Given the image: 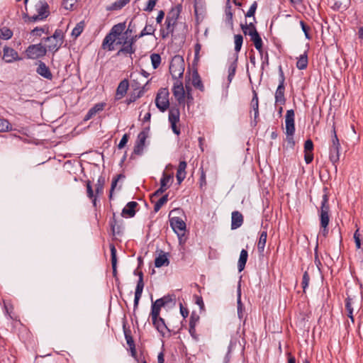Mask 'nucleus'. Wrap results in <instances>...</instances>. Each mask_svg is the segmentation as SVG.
<instances>
[{"mask_svg":"<svg viewBox=\"0 0 363 363\" xmlns=\"http://www.w3.org/2000/svg\"><path fill=\"white\" fill-rule=\"evenodd\" d=\"M105 182L106 180L104 177L100 176L98 178L95 188V191L97 195L103 194Z\"/></svg>","mask_w":363,"mask_h":363,"instance_id":"nucleus-45","label":"nucleus"},{"mask_svg":"<svg viewBox=\"0 0 363 363\" xmlns=\"http://www.w3.org/2000/svg\"><path fill=\"white\" fill-rule=\"evenodd\" d=\"M169 96L167 88H160L157 93L155 105L161 112H164L169 108Z\"/></svg>","mask_w":363,"mask_h":363,"instance_id":"nucleus-6","label":"nucleus"},{"mask_svg":"<svg viewBox=\"0 0 363 363\" xmlns=\"http://www.w3.org/2000/svg\"><path fill=\"white\" fill-rule=\"evenodd\" d=\"M248 252L246 250L242 249L240 254V257L238 262V268L239 272H241L244 270L245 267L246 262L247 261Z\"/></svg>","mask_w":363,"mask_h":363,"instance_id":"nucleus-34","label":"nucleus"},{"mask_svg":"<svg viewBox=\"0 0 363 363\" xmlns=\"http://www.w3.org/2000/svg\"><path fill=\"white\" fill-rule=\"evenodd\" d=\"M152 67L157 69L161 64V57L159 54L153 53L150 55Z\"/></svg>","mask_w":363,"mask_h":363,"instance_id":"nucleus-52","label":"nucleus"},{"mask_svg":"<svg viewBox=\"0 0 363 363\" xmlns=\"http://www.w3.org/2000/svg\"><path fill=\"white\" fill-rule=\"evenodd\" d=\"M23 18L25 22H26V23H33V22L43 21L45 19L42 16H39V14H38V13L35 14L33 16H29L28 14H24Z\"/></svg>","mask_w":363,"mask_h":363,"instance_id":"nucleus-51","label":"nucleus"},{"mask_svg":"<svg viewBox=\"0 0 363 363\" xmlns=\"http://www.w3.org/2000/svg\"><path fill=\"white\" fill-rule=\"evenodd\" d=\"M235 40V51L236 52V55H238V53L240 51L242 43H243V37L240 34L235 35L234 36Z\"/></svg>","mask_w":363,"mask_h":363,"instance_id":"nucleus-47","label":"nucleus"},{"mask_svg":"<svg viewBox=\"0 0 363 363\" xmlns=\"http://www.w3.org/2000/svg\"><path fill=\"white\" fill-rule=\"evenodd\" d=\"M182 6L181 4H177L174 7H172L170 11L168 13L166 19L169 18V21L177 23L180 13L182 12Z\"/></svg>","mask_w":363,"mask_h":363,"instance_id":"nucleus-30","label":"nucleus"},{"mask_svg":"<svg viewBox=\"0 0 363 363\" xmlns=\"http://www.w3.org/2000/svg\"><path fill=\"white\" fill-rule=\"evenodd\" d=\"M35 9L39 16H42L45 19L50 15L49 5L45 0L39 1L35 5Z\"/></svg>","mask_w":363,"mask_h":363,"instance_id":"nucleus-16","label":"nucleus"},{"mask_svg":"<svg viewBox=\"0 0 363 363\" xmlns=\"http://www.w3.org/2000/svg\"><path fill=\"white\" fill-rule=\"evenodd\" d=\"M148 131L149 128H147L138 135L137 140L133 148L134 154L138 155L142 154L145 147V140L148 136Z\"/></svg>","mask_w":363,"mask_h":363,"instance_id":"nucleus-13","label":"nucleus"},{"mask_svg":"<svg viewBox=\"0 0 363 363\" xmlns=\"http://www.w3.org/2000/svg\"><path fill=\"white\" fill-rule=\"evenodd\" d=\"M238 55H236L235 59L229 66L228 76V80L229 82H231V81L233 80V79L235 74V72H236V69H237V66H238Z\"/></svg>","mask_w":363,"mask_h":363,"instance_id":"nucleus-40","label":"nucleus"},{"mask_svg":"<svg viewBox=\"0 0 363 363\" xmlns=\"http://www.w3.org/2000/svg\"><path fill=\"white\" fill-rule=\"evenodd\" d=\"M84 26L85 23L84 21H81L80 22H79L72 30L71 33L72 36L74 37L75 39L78 38L83 32Z\"/></svg>","mask_w":363,"mask_h":363,"instance_id":"nucleus-41","label":"nucleus"},{"mask_svg":"<svg viewBox=\"0 0 363 363\" xmlns=\"http://www.w3.org/2000/svg\"><path fill=\"white\" fill-rule=\"evenodd\" d=\"M240 28L245 35H250V33L257 32L254 23H250L247 24V22H245V23H241Z\"/></svg>","mask_w":363,"mask_h":363,"instance_id":"nucleus-38","label":"nucleus"},{"mask_svg":"<svg viewBox=\"0 0 363 363\" xmlns=\"http://www.w3.org/2000/svg\"><path fill=\"white\" fill-rule=\"evenodd\" d=\"M191 82L193 86L200 90L201 91H204V86L202 83L200 75L198 72L197 68H194L191 74Z\"/></svg>","mask_w":363,"mask_h":363,"instance_id":"nucleus-27","label":"nucleus"},{"mask_svg":"<svg viewBox=\"0 0 363 363\" xmlns=\"http://www.w3.org/2000/svg\"><path fill=\"white\" fill-rule=\"evenodd\" d=\"M123 331H124L125 338L126 340V342H127L128 345L130 347L131 354L133 357H135V355H136L135 345L133 338L131 335V330L129 328H126L125 326L124 325Z\"/></svg>","mask_w":363,"mask_h":363,"instance_id":"nucleus-22","label":"nucleus"},{"mask_svg":"<svg viewBox=\"0 0 363 363\" xmlns=\"http://www.w3.org/2000/svg\"><path fill=\"white\" fill-rule=\"evenodd\" d=\"M138 206L136 201H130L123 208L121 216L125 218H133L136 213L135 208Z\"/></svg>","mask_w":363,"mask_h":363,"instance_id":"nucleus-18","label":"nucleus"},{"mask_svg":"<svg viewBox=\"0 0 363 363\" xmlns=\"http://www.w3.org/2000/svg\"><path fill=\"white\" fill-rule=\"evenodd\" d=\"M251 107L254 111V121L251 123L252 126L255 127L257 124V118L259 117V100L257 94L253 91V97L251 101Z\"/></svg>","mask_w":363,"mask_h":363,"instance_id":"nucleus-19","label":"nucleus"},{"mask_svg":"<svg viewBox=\"0 0 363 363\" xmlns=\"http://www.w3.org/2000/svg\"><path fill=\"white\" fill-rule=\"evenodd\" d=\"M225 15L227 18V21L229 24H230L231 26L233 25V13L231 11V6L230 5V0H227V6L225 10Z\"/></svg>","mask_w":363,"mask_h":363,"instance_id":"nucleus-53","label":"nucleus"},{"mask_svg":"<svg viewBox=\"0 0 363 363\" xmlns=\"http://www.w3.org/2000/svg\"><path fill=\"white\" fill-rule=\"evenodd\" d=\"M300 25L301 26V29H302L303 32L305 34L306 38L308 39V40L311 39V36L309 34V31L311 30L310 26L308 25H307L303 21H300Z\"/></svg>","mask_w":363,"mask_h":363,"instance_id":"nucleus-56","label":"nucleus"},{"mask_svg":"<svg viewBox=\"0 0 363 363\" xmlns=\"http://www.w3.org/2000/svg\"><path fill=\"white\" fill-rule=\"evenodd\" d=\"M110 251H111V266L113 269V277L115 278L116 281L118 280V272H117V256H116V249L113 244H110Z\"/></svg>","mask_w":363,"mask_h":363,"instance_id":"nucleus-23","label":"nucleus"},{"mask_svg":"<svg viewBox=\"0 0 363 363\" xmlns=\"http://www.w3.org/2000/svg\"><path fill=\"white\" fill-rule=\"evenodd\" d=\"M144 281L142 280H138L135 291V298H134V305H133V310L134 311L138 308L139 301L141 298L143 291L144 289Z\"/></svg>","mask_w":363,"mask_h":363,"instance_id":"nucleus-24","label":"nucleus"},{"mask_svg":"<svg viewBox=\"0 0 363 363\" xmlns=\"http://www.w3.org/2000/svg\"><path fill=\"white\" fill-rule=\"evenodd\" d=\"M164 306L162 301L157 299L155 302L152 303L150 316H154L155 319L160 314L161 308Z\"/></svg>","mask_w":363,"mask_h":363,"instance_id":"nucleus-33","label":"nucleus"},{"mask_svg":"<svg viewBox=\"0 0 363 363\" xmlns=\"http://www.w3.org/2000/svg\"><path fill=\"white\" fill-rule=\"evenodd\" d=\"M169 264V260L167 258V254L163 251H161L159 256L155 259V266L157 268H160L162 266H168Z\"/></svg>","mask_w":363,"mask_h":363,"instance_id":"nucleus-32","label":"nucleus"},{"mask_svg":"<svg viewBox=\"0 0 363 363\" xmlns=\"http://www.w3.org/2000/svg\"><path fill=\"white\" fill-rule=\"evenodd\" d=\"M169 223L172 230L181 239V236L184 235L186 230V223L184 221L179 217H173L169 219Z\"/></svg>","mask_w":363,"mask_h":363,"instance_id":"nucleus-12","label":"nucleus"},{"mask_svg":"<svg viewBox=\"0 0 363 363\" xmlns=\"http://www.w3.org/2000/svg\"><path fill=\"white\" fill-rule=\"evenodd\" d=\"M117 38L114 35H112L110 33H108L106 37L104 38L102 43V48L104 49H108L109 51H112L115 49L114 43L116 40Z\"/></svg>","mask_w":363,"mask_h":363,"instance_id":"nucleus-29","label":"nucleus"},{"mask_svg":"<svg viewBox=\"0 0 363 363\" xmlns=\"http://www.w3.org/2000/svg\"><path fill=\"white\" fill-rule=\"evenodd\" d=\"M172 181L173 174H167V172H163L162 177L160 179V187L152 194L151 199L153 197L159 196L163 194L167 189L169 188Z\"/></svg>","mask_w":363,"mask_h":363,"instance_id":"nucleus-10","label":"nucleus"},{"mask_svg":"<svg viewBox=\"0 0 363 363\" xmlns=\"http://www.w3.org/2000/svg\"><path fill=\"white\" fill-rule=\"evenodd\" d=\"M313 143L311 139L306 140L304 143V152H313Z\"/></svg>","mask_w":363,"mask_h":363,"instance_id":"nucleus-62","label":"nucleus"},{"mask_svg":"<svg viewBox=\"0 0 363 363\" xmlns=\"http://www.w3.org/2000/svg\"><path fill=\"white\" fill-rule=\"evenodd\" d=\"M155 27L153 24H146L145 28L138 34L139 38H143L145 35H153L155 31Z\"/></svg>","mask_w":363,"mask_h":363,"instance_id":"nucleus-42","label":"nucleus"},{"mask_svg":"<svg viewBox=\"0 0 363 363\" xmlns=\"http://www.w3.org/2000/svg\"><path fill=\"white\" fill-rule=\"evenodd\" d=\"M125 28V23H119L118 24L114 25L111 28L109 33L112 35H114L115 37H116L118 38L120 35H121V34Z\"/></svg>","mask_w":363,"mask_h":363,"instance_id":"nucleus-35","label":"nucleus"},{"mask_svg":"<svg viewBox=\"0 0 363 363\" xmlns=\"http://www.w3.org/2000/svg\"><path fill=\"white\" fill-rule=\"evenodd\" d=\"M243 223V216L239 211H233L231 216V229L240 228Z\"/></svg>","mask_w":363,"mask_h":363,"instance_id":"nucleus-26","label":"nucleus"},{"mask_svg":"<svg viewBox=\"0 0 363 363\" xmlns=\"http://www.w3.org/2000/svg\"><path fill=\"white\" fill-rule=\"evenodd\" d=\"M201 49V45L199 43H196L194 45V63L197 62L199 60V52Z\"/></svg>","mask_w":363,"mask_h":363,"instance_id":"nucleus-60","label":"nucleus"},{"mask_svg":"<svg viewBox=\"0 0 363 363\" xmlns=\"http://www.w3.org/2000/svg\"><path fill=\"white\" fill-rule=\"evenodd\" d=\"M187 167V163L186 161H180L178 169L177 171V180L178 182V184H180L185 179L186 177V168Z\"/></svg>","mask_w":363,"mask_h":363,"instance_id":"nucleus-28","label":"nucleus"},{"mask_svg":"<svg viewBox=\"0 0 363 363\" xmlns=\"http://www.w3.org/2000/svg\"><path fill=\"white\" fill-rule=\"evenodd\" d=\"M164 24L166 26L165 29L167 31L170 32L171 33H173L174 26L176 23L174 22L171 21V20L169 21V18H168V19H165Z\"/></svg>","mask_w":363,"mask_h":363,"instance_id":"nucleus-63","label":"nucleus"},{"mask_svg":"<svg viewBox=\"0 0 363 363\" xmlns=\"http://www.w3.org/2000/svg\"><path fill=\"white\" fill-rule=\"evenodd\" d=\"M157 0H149L146 6L143 9L144 11L151 12L153 11Z\"/></svg>","mask_w":363,"mask_h":363,"instance_id":"nucleus-61","label":"nucleus"},{"mask_svg":"<svg viewBox=\"0 0 363 363\" xmlns=\"http://www.w3.org/2000/svg\"><path fill=\"white\" fill-rule=\"evenodd\" d=\"M3 60L7 63H11L16 60H21V58L18 57V52L12 48L5 46L3 49Z\"/></svg>","mask_w":363,"mask_h":363,"instance_id":"nucleus-14","label":"nucleus"},{"mask_svg":"<svg viewBox=\"0 0 363 363\" xmlns=\"http://www.w3.org/2000/svg\"><path fill=\"white\" fill-rule=\"evenodd\" d=\"M86 193H87V196L89 198V199H92V203H93V205L94 206H96V196H95L94 195V191H93V189H92V186H91V182L88 180L86 182Z\"/></svg>","mask_w":363,"mask_h":363,"instance_id":"nucleus-49","label":"nucleus"},{"mask_svg":"<svg viewBox=\"0 0 363 363\" xmlns=\"http://www.w3.org/2000/svg\"><path fill=\"white\" fill-rule=\"evenodd\" d=\"M184 67V60L182 56L175 55L172 57L169 65V72L174 80L183 77Z\"/></svg>","mask_w":363,"mask_h":363,"instance_id":"nucleus-4","label":"nucleus"},{"mask_svg":"<svg viewBox=\"0 0 363 363\" xmlns=\"http://www.w3.org/2000/svg\"><path fill=\"white\" fill-rule=\"evenodd\" d=\"M172 93L179 105L184 106L185 91L183 83L180 79H175L173 84Z\"/></svg>","mask_w":363,"mask_h":363,"instance_id":"nucleus-11","label":"nucleus"},{"mask_svg":"<svg viewBox=\"0 0 363 363\" xmlns=\"http://www.w3.org/2000/svg\"><path fill=\"white\" fill-rule=\"evenodd\" d=\"M128 87H129L128 80L127 79H124L123 80H122L119 83V84L116 89V95H115L116 100H120L123 97H124L127 93Z\"/></svg>","mask_w":363,"mask_h":363,"instance_id":"nucleus-17","label":"nucleus"},{"mask_svg":"<svg viewBox=\"0 0 363 363\" xmlns=\"http://www.w3.org/2000/svg\"><path fill=\"white\" fill-rule=\"evenodd\" d=\"M180 111L177 106H172L169 109V122L173 133L177 135L180 134V129L177 126V123L179 121Z\"/></svg>","mask_w":363,"mask_h":363,"instance_id":"nucleus-9","label":"nucleus"},{"mask_svg":"<svg viewBox=\"0 0 363 363\" xmlns=\"http://www.w3.org/2000/svg\"><path fill=\"white\" fill-rule=\"evenodd\" d=\"M12 130V125L5 118L0 117V133H5Z\"/></svg>","mask_w":363,"mask_h":363,"instance_id":"nucleus-44","label":"nucleus"},{"mask_svg":"<svg viewBox=\"0 0 363 363\" xmlns=\"http://www.w3.org/2000/svg\"><path fill=\"white\" fill-rule=\"evenodd\" d=\"M150 317L152 318L153 326L162 335L165 334L166 331H169L165 324L164 318H161L160 315L157 316L155 319L154 318V316Z\"/></svg>","mask_w":363,"mask_h":363,"instance_id":"nucleus-15","label":"nucleus"},{"mask_svg":"<svg viewBox=\"0 0 363 363\" xmlns=\"http://www.w3.org/2000/svg\"><path fill=\"white\" fill-rule=\"evenodd\" d=\"M13 36V31L7 28L3 27L0 28V38L4 40H9Z\"/></svg>","mask_w":363,"mask_h":363,"instance_id":"nucleus-48","label":"nucleus"},{"mask_svg":"<svg viewBox=\"0 0 363 363\" xmlns=\"http://www.w3.org/2000/svg\"><path fill=\"white\" fill-rule=\"evenodd\" d=\"M128 139H129V135L127 133L124 134L123 135L121 141L119 142V144L118 145V149L123 148L126 145V144L128 141Z\"/></svg>","mask_w":363,"mask_h":363,"instance_id":"nucleus-64","label":"nucleus"},{"mask_svg":"<svg viewBox=\"0 0 363 363\" xmlns=\"http://www.w3.org/2000/svg\"><path fill=\"white\" fill-rule=\"evenodd\" d=\"M318 246L317 245L314 250V262H315L316 267H318V270L320 271V269L322 267V263L318 257Z\"/></svg>","mask_w":363,"mask_h":363,"instance_id":"nucleus-58","label":"nucleus"},{"mask_svg":"<svg viewBox=\"0 0 363 363\" xmlns=\"http://www.w3.org/2000/svg\"><path fill=\"white\" fill-rule=\"evenodd\" d=\"M257 1H254L252 3V4L251 5V6L250 7L249 10L247 11V12L245 14V17H252L255 16V13L256 12V10L257 9Z\"/></svg>","mask_w":363,"mask_h":363,"instance_id":"nucleus-57","label":"nucleus"},{"mask_svg":"<svg viewBox=\"0 0 363 363\" xmlns=\"http://www.w3.org/2000/svg\"><path fill=\"white\" fill-rule=\"evenodd\" d=\"M357 300L354 298L348 296L345 299V309L347 312H353Z\"/></svg>","mask_w":363,"mask_h":363,"instance_id":"nucleus-46","label":"nucleus"},{"mask_svg":"<svg viewBox=\"0 0 363 363\" xmlns=\"http://www.w3.org/2000/svg\"><path fill=\"white\" fill-rule=\"evenodd\" d=\"M250 37V40L253 43L255 48H260L261 45L263 44L262 38L258 32L250 33V35H248Z\"/></svg>","mask_w":363,"mask_h":363,"instance_id":"nucleus-43","label":"nucleus"},{"mask_svg":"<svg viewBox=\"0 0 363 363\" xmlns=\"http://www.w3.org/2000/svg\"><path fill=\"white\" fill-rule=\"evenodd\" d=\"M43 33H45L47 35L50 33L49 26L45 25L42 27H35L30 31V34L33 36L40 37Z\"/></svg>","mask_w":363,"mask_h":363,"instance_id":"nucleus-39","label":"nucleus"},{"mask_svg":"<svg viewBox=\"0 0 363 363\" xmlns=\"http://www.w3.org/2000/svg\"><path fill=\"white\" fill-rule=\"evenodd\" d=\"M36 72L43 77L51 80L53 77L50 68L45 65V62L39 61L38 67H37Z\"/></svg>","mask_w":363,"mask_h":363,"instance_id":"nucleus-21","label":"nucleus"},{"mask_svg":"<svg viewBox=\"0 0 363 363\" xmlns=\"http://www.w3.org/2000/svg\"><path fill=\"white\" fill-rule=\"evenodd\" d=\"M122 38L124 39V41L121 48L118 51L117 55H120L121 54L132 55L135 53V48L133 47V45H131V43H129V42L128 41V37L123 35Z\"/></svg>","mask_w":363,"mask_h":363,"instance_id":"nucleus-20","label":"nucleus"},{"mask_svg":"<svg viewBox=\"0 0 363 363\" xmlns=\"http://www.w3.org/2000/svg\"><path fill=\"white\" fill-rule=\"evenodd\" d=\"M324 194L321 201L320 208L318 211L320 226H328L330 223V207L329 204V193L327 187L323 188Z\"/></svg>","mask_w":363,"mask_h":363,"instance_id":"nucleus-2","label":"nucleus"},{"mask_svg":"<svg viewBox=\"0 0 363 363\" xmlns=\"http://www.w3.org/2000/svg\"><path fill=\"white\" fill-rule=\"evenodd\" d=\"M143 90H140L137 93L136 92H133V93H131L129 95V97L128 99H126L125 103L128 105H129L131 103L135 102L138 99L140 98L143 96Z\"/></svg>","mask_w":363,"mask_h":363,"instance_id":"nucleus-50","label":"nucleus"},{"mask_svg":"<svg viewBox=\"0 0 363 363\" xmlns=\"http://www.w3.org/2000/svg\"><path fill=\"white\" fill-rule=\"evenodd\" d=\"M267 233L266 230L262 231L259 235V238L257 242L258 252L262 254L263 253L267 242Z\"/></svg>","mask_w":363,"mask_h":363,"instance_id":"nucleus-36","label":"nucleus"},{"mask_svg":"<svg viewBox=\"0 0 363 363\" xmlns=\"http://www.w3.org/2000/svg\"><path fill=\"white\" fill-rule=\"evenodd\" d=\"M130 0H117L111 5L107 7L108 11H118L121 10L123 8L126 4H128Z\"/></svg>","mask_w":363,"mask_h":363,"instance_id":"nucleus-37","label":"nucleus"},{"mask_svg":"<svg viewBox=\"0 0 363 363\" xmlns=\"http://www.w3.org/2000/svg\"><path fill=\"white\" fill-rule=\"evenodd\" d=\"M310 281V276L307 271H306L303 274L301 286L303 288V291L305 293L306 289L308 288Z\"/></svg>","mask_w":363,"mask_h":363,"instance_id":"nucleus-54","label":"nucleus"},{"mask_svg":"<svg viewBox=\"0 0 363 363\" xmlns=\"http://www.w3.org/2000/svg\"><path fill=\"white\" fill-rule=\"evenodd\" d=\"M106 106L105 102L98 103L95 104L92 108H91L86 116H84V120L88 121L93 118L97 113L102 111Z\"/></svg>","mask_w":363,"mask_h":363,"instance_id":"nucleus-25","label":"nucleus"},{"mask_svg":"<svg viewBox=\"0 0 363 363\" xmlns=\"http://www.w3.org/2000/svg\"><path fill=\"white\" fill-rule=\"evenodd\" d=\"M279 83L278 85V87L275 92V104H279L281 106L284 105L286 103V98L284 96L285 93V86H284V82H285V76L284 71L282 69V67L280 65L279 67Z\"/></svg>","mask_w":363,"mask_h":363,"instance_id":"nucleus-7","label":"nucleus"},{"mask_svg":"<svg viewBox=\"0 0 363 363\" xmlns=\"http://www.w3.org/2000/svg\"><path fill=\"white\" fill-rule=\"evenodd\" d=\"M331 145L329 147V159L337 170V163L340 160V140L337 135L335 123L333 125Z\"/></svg>","mask_w":363,"mask_h":363,"instance_id":"nucleus-3","label":"nucleus"},{"mask_svg":"<svg viewBox=\"0 0 363 363\" xmlns=\"http://www.w3.org/2000/svg\"><path fill=\"white\" fill-rule=\"evenodd\" d=\"M308 65V51L306 50L303 54L297 58L296 64V67L300 70L306 69Z\"/></svg>","mask_w":363,"mask_h":363,"instance_id":"nucleus-31","label":"nucleus"},{"mask_svg":"<svg viewBox=\"0 0 363 363\" xmlns=\"http://www.w3.org/2000/svg\"><path fill=\"white\" fill-rule=\"evenodd\" d=\"M77 2V0H62V6L66 10H73L74 6Z\"/></svg>","mask_w":363,"mask_h":363,"instance_id":"nucleus-55","label":"nucleus"},{"mask_svg":"<svg viewBox=\"0 0 363 363\" xmlns=\"http://www.w3.org/2000/svg\"><path fill=\"white\" fill-rule=\"evenodd\" d=\"M294 111L293 109L288 110L286 113L285 124H286V141L287 148L291 150L294 149L295 140L294 135L295 133V122H294Z\"/></svg>","mask_w":363,"mask_h":363,"instance_id":"nucleus-1","label":"nucleus"},{"mask_svg":"<svg viewBox=\"0 0 363 363\" xmlns=\"http://www.w3.org/2000/svg\"><path fill=\"white\" fill-rule=\"evenodd\" d=\"M199 319V315L195 311H193L190 316L189 325L196 326Z\"/></svg>","mask_w":363,"mask_h":363,"instance_id":"nucleus-59","label":"nucleus"},{"mask_svg":"<svg viewBox=\"0 0 363 363\" xmlns=\"http://www.w3.org/2000/svg\"><path fill=\"white\" fill-rule=\"evenodd\" d=\"M47 53V48L41 43L30 45L26 50V55L29 59H38L44 57Z\"/></svg>","mask_w":363,"mask_h":363,"instance_id":"nucleus-8","label":"nucleus"},{"mask_svg":"<svg viewBox=\"0 0 363 363\" xmlns=\"http://www.w3.org/2000/svg\"><path fill=\"white\" fill-rule=\"evenodd\" d=\"M52 40H55V43H50L48 45V49L55 53L61 48L65 41V33L62 30L56 29L52 35L43 38L45 42H50Z\"/></svg>","mask_w":363,"mask_h":363,"instance_id":"nucleus-5","label":"nucleus"}]
</instances>
